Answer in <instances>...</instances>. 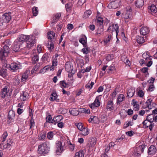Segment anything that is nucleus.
<instances>
[{
	"instance_id": "f257e3e1",
	"label": "nucleus",
	"mask_w": 157,
	"mask_h": 157,
	"mask_svg": "<svg viewBox=\"0 0 157 157\" xmlns=\"http://www.w3.org/2000/svg\"><path fill=\"white\" fill-rule=\"evenodd\" d=\"M67 141L66 140L59 141H57L56 142V153L57 154L59 153H61L67 147V145L65 144Z\"/></svg>"
},
{
	"instance_id": "f03ea898",
	"label": "nucleus",
	"mask_w": 157,
	"mask_h": 157,
	"mask_svg": "<svg viewBox=\"0 0 157 157\" xmlns=\"http://www.w3.org/2000/svg\"><path fill=\"white\" fill-rule=\"evenodd\" d=\"M50 148L46 143H44L40 144L38 146V151L41 154L45 155L48 152Z\"/></svg>"
},
{
	"instance_id": "7ed1b4c3",
	"label": "nucleus",
	"mask_w": 157,
	"mask_h": 157,
	"mask_svg": "<svg viewBox=\"0 0 157 157\" xmlns=\"http://www.w3.org/2000/svg\"><path fill=\"white\" fill-rule=\"evenodd\" d=\"M9 52L7 48H6L5 49L3 48H0V59L3 63H7L6 57L8 56Z\"/></svg>"
},
{
	"instance_id": "20e7f679",
	"label": "nucleus",
	"mask_w": 157,
	"mask_h": 157,
	"mask_svg": "<svg viewBox=\"0 0 157 157\" xmlns=\"http://www.w3.org/2000/svg\"><path fill=\"white\" fill-rule=\"evenodd\" d=\"M7 67L12 71H16L17 70L21 68V65L15 63H11L10 64L6 65Z\"/></svg>"
},
{
	"instance_id": "39448f33",
	"label": "nucleus",
	"mask_w": 157,
	"mask_h": 157,
	"mask_svg": "<svg viewBox=\"0 0 157 157\" xmlns=\"http://www.w3.org/2000/svg\"><path fill=\"white\" fill-rule=\"evenodd\" d=\"M26 46L28 48H31L33 47L35 43V40L34 36H29L26 41Z\"/></svg>"
},
{
	"instance_id": "423d86ee",
	"label": "nucleus",
	"mask_w": 157,
	"mask_h": 157,
	"mask_svg": "<svg viewBox=\"0 0 157 157\" xmlns=\"http://www.w3.org/2000/svg\"><path fill=\"white\" fill-rule=\"evenodd\" d=\"M12 144V141L10 139L6 141L2 140L0 145L2 149L9 148Z\"/></svg>"
},
{
	"instance_id": "0eeeda50",
	"label": "nucleus",
	"mask_w": 157,
	"mask_h": 157,
	"mask_svg": "<svg viewBox=\"0 0 157 157\" xmlns=\"http://www.w3.org/2000/svg\"><path fill=\"white\" fill-rule=\"evenodd\" d=\"M119 26L117 24H113L112 25L110 26L108 28L107 31L111 34L114 31H115L116 36L118 35L119 32Z\"/></svg>"
},
{
	"instance_id": "6e6552de",
	"label": "nucleus",
	"mask_w": 157,
	"mask_h": 157,
	"mask_svg": "<svg viewBox=\"0 0 157 157\" xmlns=\"http://www.w3.org/2000/svg\"><path fill=\"white\" fill-rule=\"evenodd\" d=\"M11 13H6L4 14L2 18L4 23H7L10 21L11 19Z\"/></svg>"
},
{
	"instance_id": "1a4fd4ad",
	"label": "nucleus",
	"mask_w": 157,
	"mask_h": 157,
	"mask_svg": "<svg viewBox=\"0 0 157 157\" xmlns=\"http://www.w3.org/2000/svg\"><path fill=\"white\" fill-rule=\"evenodd\" d=\"M1 95L2 98H4L6 97L10 96V94L9 93V89H8L6 86L2 89Z\"/></svg>"
},
{
	"instance_id": "9d476101",
	"label": "nucleus",
	"mask_w": 157,
	"mask_h": 157,
	"mask_svg": "<svg viewBox=\"0 0 157 157\" xmlns=\"http://www.w3.org/2000/svg\"><path fill=\"white\" fill-rule=\"evenodd\" d=\"M154 115L153 114H150L147 116L146 117V119L143 122L144 125H147V122L152 123L154 121Z\"/></svg>"
},
{
	"instance_id": "9b49d317",
	"label": "nucleus",
	"mask_w": 157,
	"mask_h": 157,
	"mask_svg": "<svg viewBox=\"0 0 157 157\" xmlns=\"http://www.w3.org/2000/svg\"><path fill=\"white\" fill-rule=\"evenodd\" d=\"M122 15V17L125 19L131 18L132 16V12L131 10H124Z\"/></svg>"
},
{
	"instance_id": "f8f14e48",
	"label": "nucleus",
	"mask_w": 157,
	"mask_h": 157,
	"mask_svg": "<svg viewBox=\"0 0 157 157\" xmlns=\"http://www.w3.org/2000/svg\"><path fill=\"white\" fill-rule=\"evenodd\" d=\"M120 6L118 1H116L115 2H111L108 5V7L109 9H116Z\"/></svg>"
},
{
	"instance_id": "ddd939ff",
	"label": "nucleus",
	"mask_w": 157,
	"mask_h": 157,
	"mask_svg": "<svg viewBox=\"0 0 157 157\" xmlns=\"http://www.w3.org/2000/svg\"><path fill=\"white\" fill-rule=\"evenodd\" d=\"M156 151V147L153 145H151L148 148L147 152L149 155H153L155 154Z\"/></svg>"
},
{
	"instance_id": "4468645a",
	"label": "nucleus",
	"mask_w": 157,
	"mask_h": 157,
	"mask_svg": "<svg viewBox=\"0 0 157 157\" xmlns=\"http://www.w3.org/2000/svg\"><path fill=\"white\" fill-rule=\"evenodd\" d=\"M153 98H148L146 102L147 107L149 109L152 108V107L155 105V103L153 101Z\"/></svg>"
},
{
	"instance_id": "2eb2a0df",
	"label": "nucleus",
	"mask_w": 157,
	"mask_h": 157,
	"mask_svg": "<svg viewBox=\"0 0 157 157\" xmlns=\"http://www.w3.org/2000/svg\"><path fill=\"white\" fill-rule=\"evenodd\" d=\"M96 143L95 138L90 137L89 139L87 145L89 147H93L94 146Z\"/></svg>"
},
{
	"instance_id": "dca6fc26",
	"label": "nucleus",
	"mask_w": 157,
	"mask_h": 157,
	"mask_svg": "<svg viewBox=\"0 0 157 157\" xmlns=\"http://www.w3.org/2000/svg\"><path fill=\"white\" fill-rule=\"evenodd\" d=\"M150 31V30L148 27H143L140 30V33L141 35L144 36L148 34Z\"/></svg>"
},
{
	"instance_id": "f3484780",
	"label": "nucleus",
	"mask_w": 157,
	"mask_h": 157,
	"mask_svg": "<svg viewBox=\"0 0 157 157\" xmlns=\"http://www.w3.org/2000/svg\"><path fill=\"white\" fill-rule=\"evenodd\" d=\"M30 74L29 71H26L24 73L22 74L21 81L22 82H25L27 80L29 75Z\"/></svg>"
},
{
	"instance_id": "a211bd4d",
	"label": "nucleus",
	"mask_w": 157,
	"mask_h": 157,
	"mask_svg": "<svg viewBox=\"0 0 157 157\" xmlns=\"http://www.w3.org/2000/svg\"><path fill=\"white\" fill-rule=\"evenodd\" d=\"M96 18L97 19V25L100 28V29L102 30V31H103L102 28L103 27V18L100 16H99Z\"/></svg>"
},
{
	"instance_id": "6ab92c4d",
	"label": "nucleus",
	"mask_w": 157,
	"mask_h": 157,
	"mask_svg": "<svg viewBox=\"0 0 157 157\" xmlns=\"http://www.w3.org/2000/svg\"><path fill=\"white\" fill-rule=\"evenodd\" d=\"M65 68L66 71L68 72H72L73 69V67L69 62H67L65 65Z\"/></svg>"
},
{
	"instance_id": "aec40b11",
	"label": "nucleus",
	"mask_w": 157,
	"mask_h": 157,
	"mask_svg": "<svg viewBox=\"0 0 157 157\" xmlns=\"http://www.w3.org/2000/svg\"><path fill=\"white\" fill-rule=\"evenodd\" d=\"M47 37L51 41H54L56 40L55 33L52 31L48 32Z\"/></svg>"
},
{
	"instance_id": "412c9836",
	"label": "nucleus",
	"mask_w": 157,
	"mask_h": 157,
	"mask_svg": "<svg viewBox=\"0 0 157 157\" xmlns=\"http://www.w3.org/2000/svg\"><path fill=\"white\" fill-rule=\"evenodd\" d=\"M29 98V95L27 92L25 91L20 96V99L22 101H25Z\"/></svg>"
},
{
	"instance_id": "4be33fe9",
	"label": "nucleus",
	"mask_w": 157,
	"mask_h": 157,
	"mask_svg": "<svg viewBox=\"0 0 157 157\" xmlns=\"http://www.w3.org/2000/svg\"><path fill=\"white\" fill-rule=\"evenodd\" d=\"M29 36H27L26 35H21L20 36L18 39L17 41L19 43L21 42L25 41L26 42V40H27L28 38H29Z\"/></svg>"
},
{
	"instance_id": "5701e85b",
	"label": "nucleus",
	"mask_w": 157,
	"mask_h": 157,
	"mask_svg": "<svg viewBox=\"0 0 157 157\" xmlns=\"http://www.w3.org/2000/svg\"><path fill=\"white\" fill-rule=\"evenodd\" d=\"M15 116V112L12 110H10L8 115V118L10 121H12L14 119Z\"/></svg>"
},
{
	"instance_id": "b1692460",
	"label": "nucleus",
	"mask_w": 157,
	"mask_h": 157,
	"mask_svg": "<svg viewBox=\"0 0 157 157\" xmlns=\"http://www.w3.org/2000/svg\"><path fill=\"white\" fill-rule=\"evenodd\" d=\"M57 95L56 93H52L50 98V100L51 101H54L55 100L56 102L59 101V99L57 98Z\"/></svg>"
},
{
	"instance_id": "393cba45",
	"label": "nucleus",
	"mask_w": 157,
	"mask_h": 157,
	"mask_svg": "<svg viewBox=\"0 0 157 157\" xmlns=\"http://www.w3.org/2000/svg\"><path fill=\"white\" fill-rule=\"evenodd\" d=\"M3 48L6 49V48H7L8 51H9L10 48L9 47L10 45V42L9 40H6L3 42Z\"/></svg>"
},
{
	"instance_id": "a878e982",
	"label": "nucleus",
	"mask_w": 157,
	"mask_h": 157,
	"mask_svg": "<svg viewBox=\"0 0 157 157\" xmlns=\"http://www.w3.org/2000/svg\"><path fill=\"white\" fill-rule=\"evenodd\" d=\"M135 92V91L134 89L132 88L128 89L127 93V97H128L129 98H131L134 95Z\"/></svg>"
},
{
	"instance_id": "bb28decb",
	"label": "nucleus",
	"mask_w": 157,
	"mask_h": 157,
	"mask_svg": "<svg viewBox=\"0 0 157 157\" xmlns=\"http://www.w3.org/2000/svg\"><path fill=\"white\" fill-rule=\"evenodd\" d=\"M21 44V43H19L16 40V41L14 43V45L13 47V50L15 52L18 51L19 49L20 45Z\"/></svg>"
},
{
	"instance_id": "cd10ccee",
	"label": "nucleus",
	"mask_w": 157,
	"mask_h": 157,
	"mask_svg": "<svg viewBox=\"0 0 157 157\" xmlns=\"http://www.w3.org/2000/svg\"><path fill=\"white\" fill-rule=\"evenodd\" d=\"M61 13H58L56 14H54L52 18V23L54 24L57 21V20L59 19L61 16Z\"/></svg>"
},
{
	"instance_id": "c85d7f7f",
	"label": "nucleus",
	"mask_w": 157,
	"mask_h": 157,
	"mask_svg": "<svg viewBox=\"0 0 157 157\" xmlns=\"http://www.w3.org/2000/svg\"><path fill=\"white\" fill-rule=\"evenodd\" d=\"M49 55V54L48 53H45L41 58L42 61L44 62H48V60L50 59Z\"/></svg>"
},
{
	"instance_id": "c756f323",
	"label": "nucleus",
	"mask_w": 157,
	"mask_h": 157,
	"mask_svg": "<svg viewBox=\"0 0 157 157\" xmlns=\"http://www.w3.org/2000/svg\"><path fill=\"white\" fill-rule=\"evenodd\" d=\"M63 119V117L61 115H59L54 118V124H55L56 123L59 122Z\"/></svg>"
},
{
	"instance_id": "7c9ffc66",
	"label": "nucleus",
	"mask_w": 157,
	"mask_h": 157,
	"mask_svg": "<svg viewBox=\"0 0 157 157\" xmlns=\"http://www.w3.org/2000/svg\"><path fill=\"white\" fill-rule=\"evenodd\" d=\"M59 56L58 54H56L55 56V57H53L52 63V67L56 66L57 65V58Z\"/></svg>"
},
{
	"instance_id": "2f4dec72",
	"label": "nucleus",
	"mask_w": 157,
	"mask_h": 157,
	"mask_svg": "<svg viewBox=\"0 0 157 157\" xmlns=\"http://www.w3.org/2000/svg\"><path fill=\"white\" fill-rule=\"evenodd\" d=\"M124 96L123 94H120L119 96L117 99V104H120L123 101L124 99Z\"/></svg>"
},
{
	"instance_id": "473e14b6",
	"label": "nucleus",
	"mask_w": 157,
	"mask_h": 157,
	"mask_svg": "<svg viewBox=\"0 0 157 157\" xmlns=\"http://www.w3.org/2000/svg\"><path fill=\"white\" fill-rule=\"evenodd\" d=\"M136 38L137 42L140 44H143L145 42V39L143 37L137 36L136 37Z\"/></svg>"
},
{
	"instance_id": "72a5a7b5",
	"label": "nucleus",
	"mask_w": 157,
	"mask_h": 157,
	"mask_svg": "<svg viewBox=\"0 0 157 157\" xmlns=\"http://www.w3.org/2000/svg\"><path fill=\"white\" fill-rule=\"evenodd\" d=\"M13 84L14 86H17L20 83V79L18 76H15L13 79Z\"/></svg>"
},
{
	"instance_id": "f704fd0d",
	"label": "nucleus",
	"mask_w": 157,
	"mask_h": 157,
	"mask_svg": "<svg viewBox=\"0 0 157 157\" xmlns=\"http://www.w3.org/2000/svg\"><path fill=\"white\" fill-rule=\"evenodd\" d=\"M7 70L3 68L0 70V75L3 78L6 77L7 75Z\"/></svg>"
},
{
	"instance_id": "c9c22d12",
	"label": "nucleus",
	"mask_w": 157,
	"mask_h": 157,
	"mask_svg": "<svg viewBox=\"0 0 157 157\" xmlns=\"http://www.w3.org/2000/svg\"><path fill=\"white\" fill-rule=\"evenodd\" d=\"M113 102L112 101H109L107 103V107L110 110H112L114 109Z\"/></svg>"
},
{
	"instance_id": "e433bc0d",
	"label": "nucleus",
	"mask_w": 157,
	"mask_h": 157,
	"mask_svg": "<svg viewBox=\"0 0 157 157\" xmlns=\"http://www.w3.org/2000/svg\"><path fill=\"white\" fill-rule=\"evenodd\" d=\"M70 113L73 116H77L78 114V111L75 109L71 108L70 109Z\"/></svg>"
},
{
	"instance_id": "4c0bfd02",
	"label": "nucleus",
	"mask_w": 157,
	"mask_h": 157,
	"mask_svg": "<svg viewBox=\"0 0 157 157\" xmlns=\"http://www.w3.org/2000/svg\"><path fill=\"white\" fill-rule=\"evenodd\" d=\"M133 124V120L127 121L125 122L124 125V128H126L129 126H132Z\"/></svg>"
},
{
	"instance_id": "58836bf2",
	"label": "nucleus",
	"mask_w": 157,
	"mask_h": 157,
	"mask_svg": "<svg viewBox=\"0 0 157 157\" xmlns=\"http://www.w3.org/2000/svg\"><path fill=\"white\" fill-rule=\"evenodd\" d=\"M80 131V133L83 135L86 136L88 134L89 131L87 128L84 127Z\"/></svg>"
},
{
	"instance_id": "ea45409f",
	"label": "nucleus",
	"mask_w": 157,
	"mask_h": 157,
	"mask_svg": "<svg viewBox=\"0 0 157 157\" xmlns=\"http://www.w3.org/2000/svg\"><path fill=\"white\" fill-rule=\"evenodd\" d=\"M47 122L51 123H54V120L52 119L51 115H48L46 117V122L44 124H46Z\"/></svg>"
},
{
	"instance_id": "a19ab883",
	"label": "nucleus",
	"mask_w": 157,
	"mask_h": 157,
	"mask_svg": "<svg viewBox=\"0 0 157 157\" xmlns=\"http://www.w3.org/2000/svg\"><path fill=\"white\" fill-rule=\"evenodd\" d=\"M84 153L82 150H80L75 153V157H84Z\"/></svg>"
},
{
	"instance_id": "79ce46f5",
	"label": "nucleus",
	"mask_w": 157,
	"mask_h": 157,
	"mask_svg": "<svg viewBox=\"0 0 157 157\" xmlns=\"http://www.w3.org/2000/svg\"><path fill=\"white\" fill-rule=\"evenodd\" d=\"M136 4V6L140 8L144 5V1L143 0H137Z\"/></svg>"
},
{
	"instance_id": "37998d69",
	"label": "nucleus",
	"mask_w": 157,
	"mask_h": 157,
	"mask_svg": "<svg viewBox=\"0 0 157 157\" xmlns=\"http://www.w3.org/2000/svg\"><path fill=\"white\" fill-rule=\"evenodd\" d=\"M91 10H86L83 15V18L85 19L87 18L91 14Z\"/></svg>"
},
{
	"instance_id": "c03bdc74",
	"label": "nucleus",
	"mask_w": 157,
	"mask_h": 157,
	"mask_svg": "<svg viewBox=\"0 0 157 157\" xmlns=\"http://www.w3.org/2000/svg\"><path fill=\"white\" fill-rule=\"evenodd\" d=\"M59 83L62 88H66L68 87V84L67 83L64 81H60Z\"/></svg>"
},
{
	"instance_id": "a18cd8bd",
	"label": "nucleus",
	"mask_w": 157,
	"mask_h": 157,
	"mask_svg": "<svg viewBox=\"0 0 157 157\" xmlns=\"http://www.w3.org/2000/svg\"><path fill=\"white\" fill-rule=\"evenodd\" d=\"M40 67V63L37 64L31 71V73H35V71H36L39 69Z\"/></svg>"
},
{
	"instance_id": "49530a36",
	"label": "nucleus",
	"mask_w": 157,
	"mask_h": 157,
	"mask_svg": "<svg viewBox=\"0 0 157 157\" xmlns=\"http://www.w3.org/2000/svg\"><path fill=\"white\" fill-rule=\"evenodd\" d=\"M112 38V35L111 34L108 35L105 38L104 40L105 43H107L110 41Z\"/></svg>"
},
{
	"instance_id": "de8ad7c7",
	"label": "nucleus",
	"mask_w": 157,
	"mask_h": 157,
	"mask_svg": "<svg viewBox=\"0 0 157 157\" xmlns=\"http://www.w3.org/2000/svg\"><path fill=\"white\" fill-rule=\"evenodd\" d=\"M115 70V67L113 66H110L108 67V68L107 69V72L108 73L110 72L112 73V72H114Z\"/></svg>"
},
{
	"instance_id": "09e8293b",
	"label": "nucleus",
	"mask_w": 157,
	"mask_h": 157,
	"mask_svg": "<svg viewBox=\"0 0 157 157\" xmlns=\"http://www.w3.org/2000/svg\"><path fill=\"white\" fill-rule=\"evenodd\" d=\"M93 103L95 105V107H98L100 105V102L98 97L96 98Z\"/></svg>"
},
{
	"instance_id": "8fccbe9b",
	"label": "nucleus",
	"mask_w": 157,
	"mask_h": 157,
	"mask_svg": "<svg viewBox=\"0 0 157 157\" xmlns=\"http://www.w3.org/2000/svg\"><path fill=\"white\" fill-rule=\"evenodd\" d=\"M79 42L82 44L84 47H86L87 46L86 42L84 38H80L79 40Z\"/></svg>"
},
{
	"instance_id": "3c124183",
	"label": "nucleus",
	"mask_w": 157,
	"mask_h": 157,
	"mask_svg": "<svg viewBox=\"0 0 157 157\" xmlns=\"http://www.w3.org/2000/svg\"><path fill=\"white\" fill-rule=\"evenodd\" d=\"M75 125L81 131L83 128V125L82 123H76Z\"/></svg>"
},
{
	"instance_id": "603ef678",
	"label": "nucleus",
	"mask_w": 157,
	"mask_h": 157,
	"mask_svg": "<svg viewBox=\"0 0 157 157\" xmlns=\"http://www.w3.org/2000/svg\"><path fill=\"white\" fill-rule=\"evenodd\" d=\"M39 59V56L38 55H36L34 56L32 58L33 63L35 64V63L37 62Z\"/></svg>"
},
{
	"instance_id": "864d4df0",
	"label": "nucleus",
	"mask_w": 157,
	"mask_h": 157,
	"mask_svg": "<svg viewBox=\"0 0 157 157\" xmlns=\"http://www.w3.org/2000/svg\"><path fill=\"white\" fill-rule=\"evenodd\" d=\"M92 118H93V123L96 124H98L99 122V119L96 116H92Z\"/></svg>"
},
{
	"instance_id": "5fc2aeb1",
	"label": "nucleus",
	"mask_w": 157,
	"mask_h": 157,
	"mask_svg": "<svg viewBox=\"0 0 157 157\" xmlns=\"http://www.w3.org/2000/svg\"><path fill=\"white\" fill-rule=\"evenodd\" d=\"M91 66H89L86 67L85 70H82L81 72L82 73H84L85 72H89L91 69Z\"/></svg>"
},
{
	"instance_id": "6e6d98bb",
	"label": "nucleus",
	"mask_w": 157,
	"mask_h": 157,
	"mask_svg": "<svg viewBox=\"0 0 157 157\" xmlns=\"http://www.w3.org/2000/svg\"><path fill=\"white\" fill-rule=\"evenodd\" d=\"M134 109L135 111H138L139 109L140 106L139 104H137V102H135L134 103Z\"/></svg>"
},
{
	"instance_id": "4d7b16f0",
	"label": "nucleus",
	"mask_w": 157,
	"mask_h": 157,
	"mask_svg": "<svg viewBox=\"0 0 157 157\" xmlns=\"http://www.w3.org/2000/svg\"><path fill=\"white\" fill-rule=\"evenodd\" d=\"M148 68L147 67H144L143 68L141 71L143 73H146V75H149V73L148 72Z\"/></svg>"
},
{
	"instance_id": "13d9d810",
	"label": "nucleus",
	"mask_w": 157,
	"mask_h": 157,
	"mask_svg": "<svg viewBox=\"0 0 157 157\" xmlns=\"http://www.w3.org/2000/svg\"><path fill=\"white\" fill-rule=\"evenodd\" d=\"M94 85V82H91V83L88 82L85 86V87L87 88H91Z\"/></svg>"
},
{
	"instance_id": "bf43d9fd",
	"label": "nucleus",
	"mask_w": 157,
	"mask_h": 157,
	"mask_svg": "<svg viewBox=\"0 0 157 157\" xmlns=\"http://www.w3.org/2000/svg\"><path fill=\"white\" fill-rule=\"evenodd\" d=\"M30 128H31L33 127L35 125V123L34 121V120L33 119V117H31V120H30Z\"/></svg>"
},
{
	"instance_id": "052dcab7",
	"label": "nucleus",
	"mask_w": 157,
	"mask_h": 157,
	"mask_svg": "<svg viewBox=\"0 0 157 157\" xmlns=\"http://www.w3.org/2000/svg\"><path fill=\"white\" fill-rule=\"evenodd\" d=\"M113 57V56L112 55H108L106 58V59L107 61H110L112 60Z\"/></svg>"
},
{
	"instance_id": "680f3d73",
	"label": "nucleus",
	"mask_w": 157,
	"mask_h": 157,
	"mask_svg": "<svg viewBox=\"0 0 157 157\" xmlns=\"http://www.w3.org/2000/svg\"><path fill=\"white\" fill-rule=\"evenodd\" d=\"M72 6V4L71 3L69 2L67 3L65 5L66 9H71Z\"/></svg>"
},
{
	"instance_id": "e2e57ef3",
	"label": "nucleus",
	"mask_w": 157,
	"mask_h": 157,
	"mask_svg": "<svg viewBox=\"0 0 157 157\" xmlns=\"http://www.w3.org/2000/svg\"><path fill=\"white\" fill-rule=\"evenodd\" d=\"M123 62L125 63L127 65H128L129 67H130L131 65L130 61L127 58L125 59Z\"/></svg>"
},
{
	"instance_id": "0e129e2a",
	"label": "nucleus",
	"mask_w": 157,
	"mask_h": 157,
	"mask_svg": "<svg viewBox=\"0 0 157 157\" xmlns=\"http://www.w3.org/2000/svg\"><path fill=\"white\" fill-rule=\"evenodd\" d=\"M48 49L50 51L52 50V49H53L54 47V44L53 42H51L50 45L49 44L48 45Z\"/></svg>"
},
{
	"instance_id": "69168bd1",
	"label": "nucleus",
	"mask_w": 157,
	"mask_h": 157,
	"mask_svg": "<svg viewBox=\"0 0 157 157\" xmlns=\"http://www.w3.org/2000/svg\"><path fill=\"white\" fill-rule=\"evenodd\" d=\"M53 133L52 132H49L47 134V138L49 139H51L53 137Z\"/></svg>"
},
{
	"instance_id": "338daca9",
	"label": "nucleus",
	"mask_w": 157,
	"mask_h": 157,
	"mask_svg": "<svg viewBox=\"0 0 157 157\" xmlns=\"http://www.w3.org/2000/svg\"><path fill=\"white\" fill-rule=\"evenodd\" d=\"M156 9V6L154 4L149 6L148 8V10H155Z\"/></svg>"
},
{
	"instance_id": "774afa93",
	"label": "nucleus",
	"mask_w": 157,
	"mask_h": 157,
	"mask_svg": "<svg viewBox=\"0 0 157 157\" xmlns=\"http://www.w3.org/2000/svg\"><path fill=\"white\" fill-rule=\"evenodd\" d=\"M82 52L84 54H87L89 52L88 48H82Z\"/></svg>"
}]
</instances>
